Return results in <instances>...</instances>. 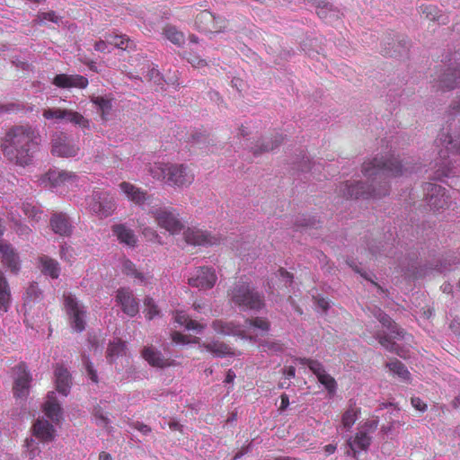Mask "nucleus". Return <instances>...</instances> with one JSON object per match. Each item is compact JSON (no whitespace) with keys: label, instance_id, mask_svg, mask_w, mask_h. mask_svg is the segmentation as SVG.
<instances>
[{"label":"nucleus","instance_id":"f257e3e1","mask_svg":"<svg viewBox=\"0 0 460 460\" xmlns=\"http://www.w3.org/2000/svg\"><path fill=\"white\" fill-rule=\"evenodd\" d=\"M40 142L41 136L36 128L28 124L15 125L5 133L1 147L10 162L24 167L32 163Z\"/></svg>","mask_w":460,"mask_h":460},{"label":"nucleus","instance_id":"f03ea898","mask_svg":"<svg viewBox=\"0 0 460 460\" xmlns=\"http://www.w3.org/2000/svg\"><path fill=\"white\" fill-rule=\"evenodd\" d=\"M150 173L171 187L186 188L195 180L194 172L184 164L155 163L150 168Z\"/></svg>","mask_w":460,"mask_h":460},{"label":"nucleus","instance_id":"7ed1b4c3","mask_svg":"<svg viewBox=\"0 0 460 460\" xmlns=\"http://www.w3.org/2000/svg\"><path fill=\"white\" fill-rule=\"evenodd\" d=\"M227 295L232 304L243 310L260 311L265 306L264 295L243 279L234 283Z\"/></svg>","mask_w":460,"mask_h":460},{"label":"nucleus","instance_id":"20e7f679","mask_svg":"<svg viewBox=\"0 0 460 460\" xmlns=\"http://www.w3.org/2000/svg\"><path fill=\"white\" fill-rule=\"evenodd\" d=\"M409 171L393 155L375 157L371 161L365 162L362 165V172L367 178L397 177L405 174Z\"/></svg>","mask_w":460,"mask_h":460},{"label":"nucleus","instance_id":"39448f33","mask_svg":"<svg viewBox=\"0 0 460 460\" xmlns=\"http://www.w3.org/2000/svg\"><path fill=\"white\" fill-rule=\"evenodd\" d=\"M212 328L217 333L224 335H239L246 337V332H251L252 330H259L261 334H266L270 329V323L264 317H252L245 320L243 329L240 325H235L233 323H226L222 320H216L212 323Z\"/></svg>","mask_w":460,"mask_h":460},{"label":"nucleus","instance_id":"423d86ee","mask_svg":"<svg viewBox=\"0 0 460 460\" xmlns=\"http://www.w3.org/2000/svg\"><path fill=\"white\" fill-rule=\"evenodd\" d=\"M148 214L154 218L158 227L164 229L170 234H179L184 229V223L180 214L172 207H154Z\"/></svg>","mask_w":460,"mask_h":460},{"label":"nucleus","instance_id":"0eeeda50","mask_svg":"<svg viewBox=\"0 0 460 460\" xmlns=\"http://www.w3.org/2000/svg\"><path fill=\"white\" fill-rule=\"evenodd\" d=\"M339 195L349 199H368V198H379L388 193V190L385 186L382 188V190L376 191L375 189L370 190L368 186H366L362 182L349 183L343 182L339 186Z\"/></svg>","mask_w":460,"mask_h":460},{"label":"nucleus","instance_id":"6e6552de","mask_svg":"<svg viewBox=\"0 0 460 460\" xmlns=\"http://www.w3.org/2000/svg\"><path fill=\"white\" fill-rule=\"evenodd\" d=\"M64 305L69 317L71 327L77 332L85 329L86 310L72 294L64 295Z\"/></svg>","mask_w":460,"mask_h":460},{"label":"nucleus","instance_id":"1a4fd4ad","mask_svg":"<svg viewBox=\"0 0 460 460\" xmlns=\"http://www.w3.org/2000/svg\"><path fill=\"white\" fill-rule=\"evenodd\" d=\"M42 116L47 120L59 122L61 120L68 121L82 128H89L90 121L81 113L68 109L47 108L42 111Z\"/></svg>","mask_w":460,"mask_h":460},{"label":"nucleus","instance_id":"9d476101","mask_svg":"<svg viewBox=\"0 0 460 460\" xmlns=\"http://www.w3.org/2000/svg\"><path fill=\"white\" fill-rule=\"evenodd\" d=\"M79 146L64 132H56L51 137V154L58 157H75Z\"/></svg>","mask_w":460,"mask_h":460},{"label":"nucleus","instance_id":"9b49d317","mask_svg":"<svg viewBox=\"0 0 460 460\" xmlns=\"http://www.w3.org/2000/svg\"><path fill=\"white\" fill-rule=\"evenodd\" d=\"M227 21L216 17L208 10L201 11L195 18L196 28L205 33H218L226 28Z\"/></svg>","mask_w":460,"mask_h":460},{"label":"nucleus","instance_id":"f8f14e48","mask_svg":"<svg viewBox=\"0 0 460 460\" xmlns=\"http://www.w3.org/2000/svg\"><path fill=\"white\" fill-rule=\"evenodd\" d=\"M426 191V202L430 210L439 211L448 207L449 196L447 195L446 189L431 182L424 186Z\"/></svg>","mask_w":460,"mask_h":460},{"label":"nucleus","instance_id":"ddd939ff","mask_svg":"<svg viewBox=\"0 0 460 460\" xmlns=\"http://www.w3.org/2000/svg\"><path fill=\"white\" fill-rule=\"evenodd\" d=\"M217 280V276L213 268L210 267H199L192 272L191 276L188 279V283L193 288L199 290L211 289Z\"/></svg>","mask_w":460,"mask_h":460},{"label":"nucleus","instance_id":"4468645a","mask_svg":"<svg viewBox=\"0 0 460 460\" xmlns=\"http://www.w3.org/2000/svg\"><path fill=\"white\" fill-rule=\"evenodd\" d=\"M438 85L441 90H452L460 86V62L458 58L449 59L446 70L438 75Z\"/></svg>","mask_w":460,"mask_h":460},{"label":"nucleus","instance_id":"2eb2a0df","mask_svg":"<svg viewBox=\"0 0 460 460\" xmlns=\"http://www.w3.org/2000/svg\"><path fill=\"white\" fill-rule=\"evenodd\" d=\"M115 302L120 306L122 312L129 317L136 316L139 312L138 302L128 288H119L116 291Z\"/></svg>","mask_w":460,"mask_h":460},{"label":"nucleus","instance_id":"dca6fc26","mask_svg":"<svg viewBox=\"0 0 460 460\" xmlns=\"http://www.w3.org/2000/svg\"><path fill=\"white\" fill-rule=\"evenodd\" d=\"M187 243L199 246H210L218 244L220 239L209 232L196 227H189L183 233Z\"/></svg>","mask_w":460,"mask_h":460},{"label":"nucleus","instance_id":"f3484780","mask_svg":"<svg viewBox=\"0 0 460 460\" xmlns=\"http://www.w3.org/2000/svg\"><path fill=\"white\" fill-rule=\"evenodd\" d=\"M116 205L112 199H109L108 195L102 196L97 193L93 196L89 202L90 210L99 217H108L115 210Z\"/></svg>","mask_w":460,"mask_h":460},{"label":"nucleus","instance_id":"a211bd4d","mask_svg":"<svg viewBox=\"0 0 460 460\" xmlns=\"http://www.w3.org/2000/svg\"><path fill=\"white\" fill-rule=\"evenodd\" d=\"M0 259L4 266L13 273L20 270V257L16 250L7 241L0 240Z\"/></svg>","mask_w":460,"mask_h":460},{"label":"nucleus","instance_id":"6ab92c4d","mask_svg":"<svg viewBox=\"0 0 460 460\" xmlns=\"http://www.w3.org/2000/svg\"><path fill=\"white\" fill-rule=\"evenodd\" d=\"M52 84L61 89H84L89 82L86 77L81 75L58 74L53 78Z\"/></svg>","mask_w":460,"mask_h":460},{"label":"nucleus","instance_id":"aec40b11","mask_svg":"<svg viewBox=\"0 0 460 460\" xmlns=\"http://www.w3.org/2000/svg\"><path fill=\"white\" fill-rule=\"evenodd\" d=\"M49 226L52 231L61 236H70L73 232V226L66 214L55 212L52 214Z\"/></svg>","mask_w":460,"mask_h":460},{"label":"nucleus","instance_id":"412c9836","mask_svg":"<svg viewBox=\"0 0 460 460\" xmlns=\"http://www.w3.org/2000/svg\"><path fill=\"white\" fill-rule=\"evenodd\" d=\"M18 376L14 381L13 394L17 398L25 397L29 392V386L31 382V376L29 372L26 370L24 363H20L16 367Z\"/></svg>","mask_w":460,"mask_h":460},{"label":"nucleus","instance_id":"4be33fe9","mask_svg":"<svg viewBox=\"0 0 460 460\" xmlns=\"http://www.w3.org/2000/svg\"><path fill=\"white\" fill-rule=\"evenodd\" d=\"M46 178L52 187L69 185L77 181V175L75 172L65 170H49L46 173Z\"/></svg>","mask_w":460,"mask_h":460},{"label":"nucleus","instance_id":"5701e85b","mask_svg":"<svg viewBox=\"0 0 460 460\" xmlns=\"http://www.w3.org/2000/svg\"><path fill=\"white\" fill-rule=\"evenodd\" d=\"M113 234L117 237L119 242L129 247H135L137 243V238L134 231L124 224H116L111 226Z\"/></svg>","mask_w":460,"mask_h":460},{"label":"nucleus","instance_id":"b1692460","mask_svg":"<svg viewBox=\"0 0 460 460\" xmlns=\"http://www.w3.org/2000/svg\"><path fill=\"white\" fill-rule=\"evenodd\" d=\"M119 188L121 191L127 196V198L136 205L141 206L147 199L146 191L130 182L122 181L119 184Z\"/></svg>","mask_w":460,"mask_h":460},{"label":"nucleus","instance_id":"393cba45","mask_svg":"<svg viewBox=\"0 0 460 460\" xmlns=\"http://www.w3.org/2000/svg\"><path fill=\"white\" fill-rule=\"evenodd\" d=\"M371 444V437L365 431H358L356 435L348 440V445L353 456L358 458L360 451H367Z\"/></svg>","mask_w":460,"mask_h":460},{"label":"nucleus","instance_id":"a878e982","mask_svg":"<svg viewBox=\"0 0 460 460\" xmlns=\"http://www.w3.org/2000/svg\"><path fill=\"white\" fill-rule=\"evenodd\" d=\"M56 386L58 393L66 396L70 390L71 376L62 365L57 364L55 367Z\"/></svg>","mask_w":460,"mask_h":460},{"label":"nucleus","instance_id":"bb28decb","mask_svg":"<svg viewBox=\"0 0 460 460\" xmlns=\"http://www.w3.org/2000/svg\"><path fill=\"white\" fill-rule=\"evenodd\" d=\"M43 411L46 416L54 423H59L62 418V409L56 399L54 392H49L48 394V398L44 403Z\"/></svg>","mask_w":460,"mask_h":460},{"label":"nucleus","instance_id":"cd10ccee","mask_svg":"<svg viewBox=\"0 0 460 460\" xmlns=\"http://www.w3.org/2000/svg\"><path fill=\"white\" fill-rule=\"evenodd\" d=\"M56 430L52 424L45 420H38L33 425V434L42 441H51L55 438Z\"/></svg>","mask_w":460,"mask_h":460},{"label":"nucleus","instance_id":"c85d7f7f","mask_svg":"<svg viewBox=\"0 0 460 460\" xmlns=\"http://www.w3.org/2000/svg\"><path fill=\"white\" fill-rule=\"evenodd\" d=\"M39 262L40 264V270L44 275L49 276L54 279L59 277L60 267L56 260L47 255H41L39 257Z\"/></svg>","mask_w":460,"mask_h":460},{"label":"nucleus","instance_id":"c756f323","mask_svg":"<svg viewBox=\"0 0 460 460\" xmlns=\"http://www.w3.org/2000/svg\"><path fill=\"white\" fill-rule=\"evenodd\" d=\"M215 357L223 358L226 356H234V352L231 347L221 341L203 342L199 344Z\"/></svg>","mask_w":460,"mask_h":460},{"label":"nucleus","instance_id":"7c9ffc66","mask_svg":"<svg viewBox=\"0 0 460 460\" xmlns=\"http://www.w3.org/2000/svg\"><path fill=\"white\" fill-rule=\"evenodd\" d=\"M375 315L382 325L387 328L391 333L394 334V338H403L406 334L402 328L398 326L388 314H385L380 309H378Z\"/></svg>","mask_w":460,"mask_h":460},{"label":"nucleus","instance_id":"2f4dec72","mask_svg":"<svg viewBox=\"0 0 460 460\" xmlns=\"http://www.w3.org/2000/svg\"><path fill=\"white\" fill-rule=\"evenodd\" d=\"M173 319L175 323H177L180 326H184L188 331L201 332L205 328L204 324L190 319L189 315L183 311H176Z\"/></svg>","mask_w":460,"mask_h":460},{"label":"nucleus","instance_id":"473e14b6","mask_svg":"<svg viewBox=\"0 0 460 460\" xmlns=\"http://www.w3.org/2000/svg\"><path fill=\"white\" fill-rule=\"evenodd\" d=\"M142 356L153 367L163 368L169 366L167 359L159 351L152 348H145L142 351Z\"/></svg>","mask_w":460,"mask_h":460},{"label":"nucleus","instance_id":"72a5a7b5","mask_svg":"<svg viewBox=\"0 0 460 460\" xmlns=\"http://www.w3.org/2000/svg\"><path fill=\"white\" fill-rule=\"evenodd\" d=\"M360 409L357 407L356 402L349 401L348 408L341 416V424L346 429H349L356 422Z\"/></svg>","mask_w":460,"mask_h":460},{"label":"nucleus","instance_id":"f704fd0d","mask_svg":"<svg viewBox=\"0 0 460 460\" xmlns=\"http://www.w3.org/2000/svg\"><path fill=\"white\" fill-rule=\"evenodd\" d=\"M11 298V291L8 281L4 273L0 271V310L6 312Z\"/></svg>","mask_w":460,"mask_h":460},{"label":"nucleus","instance_id":"c9c22d12","mask_svg":"<svg viewBox=\"0 0 460 460\" xmlns=\"http://www.w3.org/2000/svg\"><path fill=\"white\" fill-rule=\"evenodd\" d=\"M375 337L378 340L380 345L390 352H394L402 358H405L404 351L400 349L399 345L396 344L390 336L386 334H381L377 332Z\"/></svg>","mask_w":460,"mask_h":460},{"label":"nucleus","instance_id":"e433bc0d","mask_svg":"<svg viewBox=\"0 0 460 460\" xmlns=\"http://www.w3.org/2000/svg\"><path fill=\"white\" fill-rule=\"evenodd\" d=\"M163 34L174 45L181 46L185 42L184 34L174 26L166 25L164 28Z\"/></svg>","mask_w":460,"mask_h":460},{"label":"nucleus","instance_id":"4c0bfd02","mask_svg":"<svg viewBox=\"0 0 460 460\" xmlns=\"http://www.w3.org/2000/svg\"><path fill=\"white\" fill-rule=\"evenodd\" d=\"M125 349L126 345L120 339L111 342L107 349V359L110 363H112L116 358L125 353Z\"/></svg>","mask_w":460,"mask_h":460},{"label":"nucleus","instance_id":"58836bf2","mask_svg":"<svg viewBox=\"0 0 460 460\" xmlns=\"http://www.w3.org/2000/svg\"><path fill=\"white\" fill-rule=\"evenodd\" d=\"M121 270L123 274L134 279L143 281L145 277L136 267V265L128 259L124 258L121 261Z\"/></svg>","mask_w":460,"mask_h":460},{"label":"nucleus","instance_id":"ea45409f","mask_svg":"<svg viewBox=\"0 0 460 460\" xmlns=\"http://www.w3.org/2000/svg\"><path fill=\"white\" fill-rule=\"evenodd\" d=\"M386 367L390 369V371L397 375L404 381H408L411 377V373L408 371L407 367L398 359H394L387 363Z\"/></svg>","mask_w":460,"mask_h":460},{"label":"nucleus","instance_id":"a19ab883","mask_svg":"<svg viewBox=\"0 0 460 460\" xmlns=\"http://www.w3.org/2000/svg\"><path fill=\"white\" fill-rule=\"evenodd\" d=\"M302 365H305L309 367V369L318 377L322 373L325 372V369L321 362L312 358H298L296 359Z\"/></svg>","mask_w":460,"mask_h":460},{"label":"nucleus","instance_id":"79ce46f5","mask_svg":"<svg viewBox=\"0 0 460 460\" xmlns=\"http://www.w3.org/2000/svg\"><path fill=\"white\" fill-rule=\"evenodd\" d=\"M107 41L116 48L127 49L129 48L128 43L130 40L127 35L109 34L107 36Z\"/></svg>","mask_w":460,"mask_h":460},{"label":"nucleus","instance_id":"37998d69","mask_svg":"<svg viewBox=\"0 0 460 460\" xmlns=\"http://www.w3.org/2000/svg\"><path fill=\"white\" fill-rule=\"evenodd\" d=\"M22 209L25 216L37 222L41 219L43 215V211L31 203H23Z\"/></svg>","mask_w":460,"mask_h":460},{"label":"nucleus","instance_id":"c03bdc74","mask_svg":"<svg viewBox=\"0 0 460 460\" xmlns=\"http://www.w3.org/2000/svg\"><path fill=\"white\" fill-rule=\"evenodd\" d=\"M92 102L95 104L102 112V117L105 119V115L111 110V102L109 99L102 96H96L92 98Z\"/></svg>","mask_w":460,"mask_h":460},{"label":"nucleus","instance_id":"a18cd8bd","mask_svg":"<svg viewBox=\"0 0 460 460\" xmlns=\"http://www.w3.org/2000/svg\"><path fill=\"white\" fill-rule=\"evenodd\" d=\"M318 381L326 388L329 394H334L337 388L335 379L326 373V371L317 377Z\"/></svg>","mask_w":460,"mask_h":460},{"label":"nucleus","instance_id":"49530a36","mask_svg":"<svg viewBox=\"0 0 460 460\" xmlns=\"http://www.w3.org/2000/svg\"><path fill=\"white\" fill-rule=\"evenodd\" d=\"M144 305V313L146 319L152 320L159 314V309L152 297L145 298Z\"/></svg>","mask_w":460,"mask_h":460},{"label":"nucleus","instance_id":"de8ad7c7","mask_svg":"<svg viewBox=\"0 0 460 460\" xmlns=\"http://www.w3.org/2000/svg\"><path fill=\"white\" fill-rule=\"evenodd\" d=\"M93 416L95 419V422L98 426L102 428H108L110 424L109 418L104 414L102 408L97 405L93 408Z\"/></svg>","mask_w":460,"mask_h":460},{"label":"nucleus","instance_id":"09e8293b","mask_svg":"<svg viewBox=\"0 0 460 460\" xmlns=\"http://www.w3.org/2000/svg\"><path fill=\"white\" fill-rule=\"evenodd\" d=\"M172 340L175 343L188 344V343H199V338L194 337L190 339L189 336L184 335L179 332H172L171 334Z\"/></svg>","mask_w":460,"mask_h":460},{"label":"nucleus","instance_id":"8fccbe9b","mask_svg":"<svg viewBox=\"0 0 460 460\" xmlns=\"http://www.w3.org/2000/svg\"><path fill=\"white\" fill-rule=\"evenodd\" d=\"M447 142V148L456 153H460V132L454 136H446V138L443 140Z\"/></svg>","mask_w":460,"mask_h":460},{"label":"nucleus","instance_id":"3c124183","mask_svg":"<svg viewBox=\"0 0 460 460\" xmlns=\"http://www.w3.org/2000/svg\"><path fill=\"white\" fill-rule=\"evenodd\" d=\"M420 10L425 17L430 21H439L438 10L434 5H421Z\"/></svg>","mask_w":460,"mask_h":460},{"label":"nucleus","instance_id":"603ef678","mask_svg":"<svg viewBox=\"0 0 460 460\" xmlns=\"http://www.w3.org/2000/svg\"><path fill=\"white\" fill-rule=\"evenodd\" d=\"M260 347L263 351H282L283 347L279 341H263L260 344Z\"/></svg>","mask_w":460,"mask_h":460},{"label":"nucleus","instance_id":"864d4df0","mask_svg":"<svg viewBox=\"0 0 460 460\" xmlns=\"http://www.w3.org/2000/svg\"><path fill=\"white\" fill-rule=\"evenodd\" d=\"M40 291L36 284H31L26 290V295L31 299H37L40 296Z\"/></svg>","mask_w":460,"mask_h":460},{"label":"nucleus","instance_id":"5fc2aeb1","mask_svg":"<svg viewBox=\"0 0 460 460\" xmlns=\"http://www.w3.org/2000/svg\"><path fill=\"white\" fill-rule=\"evenodd\" d=\"M39 18L40 19V21H49V22H52L55 23L58 22V17L57 16L56 13L53 11L41 13L39 15Z\"/></svg>","mask_w":460,"mask_h":460},{"label":"nucleus","instance_id":"6e6d98bb","mask_svg":"<svg viewBox=\"0 0 460 460\" xmlns=\"http://www.w3.org/2000/svg\"><path fill=\"white\" fill-rule=\"evenodd\" d=\"M131 426L137 429L138 431H140L141 433H143L144 435H147L151 432V428L149 426H147L146 424L143 423V422H140V421H136V422H133L131 424Z\"/></svg>","mask_w":460,"mask_h":460},{"label":"nucleus","instance_id":"4d7b16f0","mask_svg":"<svg viewBox=\"0 0 460 460\" xmlns=\"http://www.w3.org/2000/svg\"><path fill=\"white\" fill-rule=\"evenodd\" d=\"M411 405L420 411H425L427 410V404L419 397L411 398Z\"/></svg>","mask_w":460,"mask_h":460},{"label":"nucleus","instance_id":"13d9d810","mask_svg":"<svg viewBox=\"0 0 460 460\" xmlns=\"http://www.w3.org/2000/svg\"><path fill=\"white\" fill-rule=\"evenodd\" d=\"M138 226L140 228H142V233L145 236H148V235H152V236H155V237L158 236L155 230H154L151 227L145 226V223L141 219H138Z\"/></svg>","mask_w":460,"mask_h":460},{"label":"nucleus","instance_id":"bf43d9fd","mask_svg":"<svg viewBox=\"0 0 460 460\" xmlns=\"http://www.w3.org/2000/svg\"><path fill=\"white\" fill-rule=\"evenodd\" d=\"M189 63H190L195 67H201L207 65L206 60L199 58V57H190L186 58Z\"/></svg>","mask_w":460,"mask_h":460},{"label":"nucleus","instance_id":"052dcab7","mask_svg":"<svg viewBox=\"0 0 460 460\" xmlns=\"http://www.w3.org/2000/svg\"><path fill=\"white\" fill-rule=\"evenodd\" d=\"M109 42L106 40H98L94 44V49L100 52H110L108 49Z\"/></svg>","mask_w":460,"mask_h":460},{"label":"nucleus","instance_id":"680f3d73","mask_svg":"<svg viewBox=\"0 0 460 460\" xmlns=\"http://www.w3.org/2000/svg\"><path fill=\"white\" fill-rule=\"evenodd\" d=\"M280 277L286 280L287 283L291 284L293 282L294 276L283 268L279 270Z\"/></svg>","mask_w":460,"mask_h":460},{"label":"nucleus","instance_id":"e2e57ef3","mask_svg":"<svg viewBox=\"0 0 460 460\" xmlns=\"http://www.w3.org/2000/svg\"><path fill=\"white\" fill-rule=\"evenodd\" d=\"M85 365H86V370H87L88 376L91 378V380L93 382H97V380H98L97 379V373L93 369L92 363L87 361V362H85Z\"/></svg>","mask_w":460,"mask_h":460},{"label":"nucleus","instance_id":"0e129e2a","mask_svg":"<svg viewBox=\"0 0 460 460\" xmlns=\"http://www.w3.org/2000/svg\"><path fill=\"white\" fill-rule=\"evenodd\" d=\"M280 406H279V411H285L288 405H289V398L288 396V394H282L281 396H280Z\"/></svg>","mask_w":460,"mask_h":460},{"label":"nucleus","instance_id":"69168bd1","mask_svg":"<svg viewBox=\"0 0 460 460\" xmlns=\"http://www.w3.org/2000/svg\"><path fill=\"white\" fill-rule=\"evenodd\" d=\"M283 374L287 378H294L296 376V368L293 366H289L283 370Z\"/></svg>","mask_w":460,"mask_h":460},{"label":"nucleus","instance_id":"338daca9","mask_svg":"<svg viewBox=\"0 0 460 460\" xmlns=\"http://www.w3.org/2000/svg\"><path fill=\"white\" fill-rule=\"evenodd\" d=\"M280 143V141H276V143H266V144H263L262 146L261 147V151H270V150H273L276 146H279V144Z\"/></svg>","mask_w":460,"mask_h":460},{"label":"nucleus","instance_id":"774afa93","mask_svg":"<svg viewBox=\"0 0 460 460\" xmlns=\"http://www.w3.org/2000/svg\"><path fill=\"white\" fill-rule=\"evenodd\" d=\"M317 305L319 307H321L323 311L328 310L329 308V302L325 298H319L317 301Z\"/></svg>","mask_w":460,"mask_h":460}]
</instances>
